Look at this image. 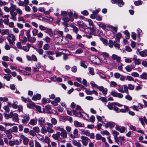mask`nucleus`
<instances>
[{
  "mask_svg": "<svg viewBox=\"0 0 147 147\" xmlns=\"http://www.w3.org/2000/svg\"><path fill=\"white\" fill-rule=\"evenodd\" d=\"M114 103H109L107 105L108 108L110 110H112L113 109V106L114 105Z\"/></svg>",
  "mask_w": 147,
  "mask_h": 147,
  "instance_id": "obj_47",
  "label": "nucleus"
},
{
  "mask_svg": "<svg viewBox=\"0 0 147 147\" xmlns=\"http://www.w3.org/2000/svg\"><path fill=\"white\" fill-rule=\"evenodd\" d=\"M67 132L64 129L63 131H61V132H60V134H59V136H61L63 139H64L66 138L67 137Z\"/></svg>",
  "mask_w": 147,
  "mask_h": 147,
  "instance_id": "obj_15",
  "label": "nucleus"
},
{
  "mask_svg": "<svg viewBox=\"0 0 147 147\" xmlns=\"http://www.w3.org/2000/svg\"><path fill=\"white\" fill-rule=\"evenodd\" d=\"M33 36H36L37 35L38 33V30L36 29H34L32 31Z\"/></svg>",
  "mask_w": 147,
  "mask_h": 147,
  "instance_id": "obj_48",
  "label": "nucleus"
},
{
  "mask_svg": "<svg viewBox=\"0 0 147 147\" xmlns=\"http://www.w3.org/2000/svg\"><path fill=\"white\" fill-rule=\"evenodd\" d=\"M121 37V34L120 33H118L116 35V40L118 41L119 40Z\"/></svg>",
  "mask_w": 147,
  "mask_h": 147,
  "instance_id": "obj_41",
  "label": "nucleus"
},
{
  "mask_svg": "<svg viewBox=\"0 0 147 147\" xmlns=\"http://www.w3.org/2000/svg\"><path fill=\"white\" fill-rule=\"evenodd\" d=\"M29 133L30 135L33 137L36 136L37 134L33 129L30 131Z\"/></svg>",
  "mask_w": 147,
  "mask_h": 147,
  "instance_id": "obj_42",
  "label": "nucleus"
},
{
  "mask_svg": "<svg viewBox=\"0 0 147 147\" xmlns=\"http://www.w3.org/2000/svg\"><path fill=\"white\" fill-rule=\"evenodd\" d=\"M12 107L13 108L16 109L18 107L17 102L16 101L12 104Z\"/></svg>",
  "mask_w": 147,
  "mask_h": 147,
  "instance_id": "obj_60",
  "label": "nucleus"
},
{
  "mask_svg": "<svg viewBox=\"0 0 147 147\" xmlns=\"http://www.w3.org/2000/svg\"><path fill=\"white\" fill-rule=\"evenodd\" d=\"M39 28L40 30L44 31L46 33L48 34L51 37L53 35L52 30L51 28L45 27L42 25L39 26Z\"/></svg>",
  "mask_w": 147,
  "mask_h": 147,
  "instance_id": "obj_1",
  "label": "nucleus"
},
{
  "mask_svg": "<svg viewBox=\"0 0 147 147\" xmlns=\"http://www.w3.org/2000/svg\"><path fill=\"white\" fill-rule=\"evenodd\" d=\"M78 131L77 129L74 130V138H78L80 136V135L78 134Z\"/></svg>",
  "mask_w": 147,
  "mask_h": 147,
  "instance_id": "obj_36",
  "label": "nucleus"
},
{
  "mask_svg": "<svg viewBox=\"0 0 147 147\" xmlns=\"http://www.w3.org/2000/svg\"><path fill=\"white\" fill-rule=\"evenodd\" d=\"M12 117L13 121L16 122H18L19 120L18 115L16 113L14 114L12 112Z\"/></svg>",
  "mask_w": 147,
  "mask_h": 147,
  "instance_id": "obj_18",
  "label": "nucleus"
},
{
  "mask_svg": "<svg viewBox=\"0 0 147 147\" xmlns=\"http://www.w3.org/2000/svg\"><path fill=\"white\" fill-rule=\"evenodd\" d=\"M128 89L130 90H133L134 88V86L131 84H129L128 85Z\"/></svg>",
  "mask_w": 147,
  "mask_h": 147,
  "instance_id": "obj_58",
  "label": "nucleus"
},
{
  "mask_svg": "<svg viewBox=\"0 0 147 147\" xmlns=\"http://www.w3.org/2000/svg\"><path fill=\"white\" fill-rule=\"evenodd\" d=\"M43 43V41L42 40L39 41L37 45L39 49L41 48L42 47Z\"/></svg>",
  "mask_w": 147,
  "mask_h": 147,
  "instance_id": "obj_53",
  "label": "nucleus"
},
{
  "mask_svg": "<svg viewBox=\"0 0 147 147\" xmlns=\"http://www.w3.org/2000/svg\"><path fill=\"white\" fill-rule=\"evenodd\" d=\"M66 129L68 132V135L72 139L74 138V136L73 134L70 133L71 130V127L68 126H67L66 127Z\"/></svg>",
  "mask_w": 147,
  "mask_h": 147,
  "instance_id": "obj_23",
  "label": "nucleus"
},
{
  "mask_svg": "<svg viewBox=\"0 0 147 147\" xmlns=\"http://www.w3.org/2000/svg\"><path fill=\"white\" fill-rule=\"evenodd\" d=\"M33 129L35 131L36 133H38L40 132V129L38 126H36L33 127Z\"/></svg>",
  "mask_w": 147,
  "mask_h": 147,
  "instance_id": "obj_50",
  "label": "nucleus"
},
{
  "mask_svg": "<svg viewBox=\"0 0 147 147\" xmlns=\"http://www.w3.org/2000/svg\"><path fill=\"white\" fill-rule=\"evenodd\" d=\"M140 78L144 80H146L147 78V74L146 72H143L140 75Z\"/></svg>",
  "mask_w": 147,
  "mask_h": 147,
  "instance_id": "obj_31",
  "label": "nucleus"
},
{
  "mask_svg": "<svg viewBox=\"0 0 147 147\" xmlns=\"http://www.w3.org/2000/svg\"><path fill=\"white\" fill-rule=\"evenodd\" d=\"M90 84L94 88H98V86L94 82L91 81L90 82Z\"/></svg>",
  "mask_w": 147,
  "mask_h": 147,
  "instance_id": "obj_61",
  "label": "nucleus"
},
{
  "mask_svg": "<svg viewBox=\"0 0 147 147\" xmlns=\"http://www.w3.org/2000/svg\"><path fill=\"white\" fill-rule=\"evenodd\" d=\"M127 80L129 81H134V78L131 76H127L126 77Z\"/></svg>",
  "mask_w": 147,
  "mask_h": 147,
  "instance_id": "obj_63",
  "label": "nucleus"
},
{
  "mask_svg": "<svg viewBox=\"0 0 147 147\" xmlns=\"http://www.w3.org/2000/svg\"><path fill=\"white\" fill-rule=\"evenodd\" d=\"M28 40L29 42L31 43H34L35 42L36 40V38L34 36H30L28 38Z\"/></svg>",
  "mask_w": 147,
  "mask_h": 147,
  "instance_id": "obj_26",
  "label": "nucleus"
},
{
  "mask_svg": "<svg viewBox=\"0 0 147 147\" xmlns=\"http://www.w3.org/2000/svg\"><path fill=\"white\" fill-rule=\"evenodd\" d=\"M124 89V92H125L127 94H128L129 93L128 90V88L127 86L126 85H124L123 86Z\"/></svg>",
  "mask_w": 147,
  "mask_h": 147,
  "instance_id": "obj_44",
  "label": "nucleus"
},
{
  "mask_svg": "<svg viewBox=\"0 0 147 147\" xmlns=\"http://www.w3.org/2000/svg\"><path fill=\"white\" fill-rule=\"evenodd\" d=\"M10 14L11 16L10 18V19L13 20V21H16L17 19L16 17L17 15V13L15 12L10 13Z\"/></svg>",
  "mask_w": 147,
  "mask_h": 147,
  "instance_id": "obj_12",
  "label": "nucleus"
},
{
  "mask_svg": "<svg viewBox=\"0 0 147 147\" xmlns=\"http://www.w3.org/2000/svg\"><path fill=\"white\" fill-rule=\"evenodd\" d=\"M41 98V95L40 94H37L34 95L32 98L33 100H40Z\"/></svg>",
  "mask_w": 147,
  "mask_h": 147,
  "instance_id": "obj_22",
  "label": "nucleus"
},
{
  "mask_svg": "<svg viewBox=\"0 0 147 147\" xmlns=\"http://www.w3.org/2000/svg\"><path fill=\"white\" fill-rule=\"evenodd\" d=\"M112 134H113L114 137H117V136L119 135V133L115 130H114L112 132Z\"/></svg>",
  "mask_w": 147,
  "mask_h": 147,
  "instance_id": "obj_64",
  "label": "nucleus"
},
{
  "mask_svg": "<svg viewBox=\"0 0 147 147\" xmlns=\"http://www.w3.org/2000/svg\"><path fill=\"white\" fill-rule=\"evenodd\" d=\"M44 142L48 144H49L50 143L51 140L50 138L46 136L44 139Z\"/></svg>",
  "mask_w": 147,
  "mask_h": 147,
  "instance_id": "obj_46",
  "label": "nucleus"
},
{
  "mask_svg": "<svg viewBox=\"0 0 147 147\" xmlns=\"http://www.w3.org/2000/svg\"><path fill=\"white\" fill-rule=\"evenodd\" d=\"M74 106L75 105H74ZM75 110H74V115H76V116L78 117H80L82 116L81 112L82 111L81 107L77 105L75 106H74Z\"/></svg>",
  "mask_w": 147,
  "mask_h": 147,
  "instance_id": "obj_2",
  "label": "nucleus"
},
{
  "mask_svg": "<svg viewBox=\"0 0 147 147\" xmlns=\"http://www.w3.org/2000/svg\"><path fill=\"white\" fill-rule=\"evenodd\" d=\"M96 138L97 140H101L103 142H105L106 140L105 138L103 137H102L101 135L98 134H97L96 135Z\"/></svg>",
  "mask_w": 147,
  "mask_h": 147,
  "instance_id": "obj_17",
  "label": "nucleus"
},
{
  "mask_svg": "<svg viewBox=\"0 0 147 147\" xmlns=\"http://www.w3.org/2000/svg\"><path fill=\"white\" fill-rule=\"evenodd\" d=\"M12 112H11L9 114L7 113L4 114V117L6 119H8L9 118L12 117Z\"/></svg>",
  "mask_w": 147,
  "mask_h": 147,
  "instance_id": "obj_37",
  "label": "nucleus"
},
{
  "mask_svg": "<svg viewBox=\"0 0 147 147\" xmlns=\"http://www.w3.org/2000/svg\"><path fill=\"white\" fill-rule=\"evenodd\" d=\"M108 45L111 48H112L113 47L114 45L113 42L112 40H109V42L108 43Z\"/></svg>",
  "mask_w": 147,
  "mask_h": 147,
  "instance_id": "obj_59",
  "label": "nucleus"
},
{
  "mask_svg": "<svg viewBox=\"0 0 147 147\" xmlns=\"http://www.w3.org/2000/svg\"><path fill=\"white\" fill-rule=\"evenodd\" d=\"M45 119L43 117H40V118L38 121L39 125L41 127L44 126L45 125Z\"/></svg>",
  "mask_w": 147,
  "mask_h": 147,
  "instance_id": "obj_11",
  "label": "nucleus"
},
{
  "mask_svg": "<svg viewBox=\"0 0 147 147\" xmlns=\"http://www.w3.org/2000/svg\"><path fill=\"white\" fill-rule=\"evenodd\" d=\"M60 132H57L56 134H54L52 136L53 138L55 140H58L59 137Z\"/></svg>",
  "mask_w": 147,
  "mask_h": 147,
  "instance_id": "obj_28",
  "label": "nucleus"
},
{
  "mask_svg": "<svg viewBox=\"0 0 147 147\" xmlns=\"http://www.w3.org/2000/svg\"><path fill=\"white\" fill-rule=\"evenodd\" d=\"M134 67H131L129 65H127L125 67V69L127 72H130L131 71L132 69H134Z\"/></svg>",
  "mask_w": 147,
  "mask_h": 147,
  "instance_id": "obj_32",
  "label": "nucleus"
},
{
  "mask_svg": "<svg viewBox=\"0 0 147 147\" xmlns=\"http://www.w3.org/2000/svg\"><path fill=\"white\" fill-rule=\"evenodd\" d=\"M30 119V116L28 114H25L23 116L22 122L23 124H26L28 123Z\"/></svg>",
  "mask_w": 147,
  "mask_h": 147,
  "instance_id": "obj_5",
  "label": "nucleus"
},
{
  "mask_svg": "<svg viewBox=\"0 0 147 147\" xmlns=\"http://www.w3.org/2000/svg\"><path fill=\"white\" fill-rule=\"evenodd\" d=\"M88 69L90 73L92 75H94V74H95L93 68L89 67L88 68Z\"/></svg>",
  "mask_w": 147,
  "mask_h": 147,
  "instance_id": "obj_54",
  "label": "nucleus"
},
{
  "mask_svg": "<svg viewBox=\"0 0 147 147\" xmlns=\"http://www.w3.org/2000/svg\"><path fill=\"white\" fill-rule=\"evenodd\" d=\"M111 94L113 96L117 97L119 98H122L123 97V95L122 94L113 91H111Z\"/></svg>",
  "mask_w": 147,
  "mask_h": 147,
  "instance_id": "obj_9",
  "label": "nucleus"
},
{
  "mask_svg": "<svg viewBox=\"0 0 147 147\" xmlns=\"http://www.w3.org/2000/svg\"><path fill=\"white\" fill-rule=\"evenodd\" d=\"M3 78L7 81H9L10 79L12 78L10 74H8V76H5L3 77Z\"/></svg>",
  "mask_w": 147,
  "mask_h": 147,
  "instance_id": "obj_43",
  "label": "nucleus"
},
{
  "mask_svg": "<svg viewBox=\"0 0 147 147\" xmlns=\"http://www.w3.org/2000/svg\"><path fill=\"white\" fill-rule=\"evenodd\" d=\"M41 132L43 134L46 133H47V128L46 129L44 126L42 127Z\"/></svg>",
  "mask_w": 147,
  "mask_h": 147,
  "instance_id": "obj_52",
  "label": "nucleus"
},
{
  "mask_svg": "<svg viewBox=\"0 0 147 147\" xmlns=\"http://www.w3.org/2000/svg\"><path fill=\"white\" fill-rule=\"evenodd\" d=\"M131 75L135 77H139V74L137 72H133L131 73Z\"/></svg>",
  "mask_w": 147,
  "mask_h": 147,
  "instance_id": "obj_51",
  "label": "nucleus"
},
{
  "mask_svg": "<svg viewBox=\"0 0 147 147\" xmlns=\"http://www.w3.org/2000/svg\"><path fill=\"white\" fill-rule=\"evenodd\" d=\"M20 138L23 141V144L25 145H27L29 143V140L28 138L25 137L22 134L20 135Z\"/></svg>",
  "mask_w": 147,
  "mask_h": 147,
  "instance_id": "obj_7",
  "label": "nucleus"
},
{
  "mask_svg": "<svg viewBox=\"0 0 147 147\" xmlns=\"http://www.w3.org/2000/svg\"><path fill=\"white\" fill-rule=\"evenodd\" d=\"M37 124V120L36 119H31L29 122V124L32 126H34Z\"/></svg>",
  "mask_w": 147,
  "mask_h": 147,
  "instance_id": "obj_21",
  "label": "nucleus"
},
{
  "mask_svg": "<svg viewBox=\"0 0 147 147\" xmlns=\"http://www.w3.org/2000/svg\"><path fill=\"white\" fill-rule=\"evenodd\" d=\"M1 16L3 19V21L4 24L6 25H7L8 23H9V15H4L3 14Z\"/></svg>",
  "mask_w": 147,
  "mask_h": 147,
  "instance_id": "obj_8",
  "label": "nucleus"
},
{
  "mask_svg": "<svg viewBox=\"0 0 147 147\" xmlns=\"http://www.w3.org/2000/svg\"><path fill=\"white\" fill-rule=\"evenodd\" d=\"M111 57L113 60H116L117 62H120V61L121 57L116 55L113 54L112 55Z\"/></svg>",
  "mask_w": 147,
  "mask_h": 147,
  "instance_id": "obj_16",
  "label": "nucleus"
},
{
  "mask_svg": "<svg viewBox=\"0 0 147 147\" xmlns=\"http://www.w3.org/2000/svg\"><path fill=\"white\" fill-rule=\"evenodd\" d=\"M43 40L47 43L50 42L51 39L49 36H46L45 38L43 39Z\"/></svg>",
  "mask_w": 147,
  "mask_h": 147,
  "instance_id": "obj_38",
  "label": "nucleus"
},
{
  "mask_svg": "<svg viewBox=\"0 0 147 147\" xmlns=\"http://www.w3.org/2000/svg\"><path fill=\"white\" fill-rule=\"evenodd\" d=\"M98 25L100 27H101L103 29H105L106 28L105 25L102 23L99 22Z\"/></svg>",
  "mask_w": 147,
  "mask_h": 147,
  "instance_id": "obj_45",
  "label": "nucleus"
},
{
  "mask_svg": "<svg viewBox=\"0 0 147 147\" xmlns=\"http://www.w3.org/2000/svg\"><path fill=\"white\" fill-rule=\"evenodd\" d=\"M74 125L77 127H83L84 126V123L77 121H74Z\"/></svg>",
  "mask_w": 147,
  "mask_h": 147,
  "instance_id": "obj_13",
  "label": "nucleus"
},
{
  "mask_svg": "<svg viewBox=\"0 0 147 147\" xmlns=\"http://www.w3.org/2000/svg\"><path fill=\"white\" fill-rule=\"evenodd\" d=\"M99 90L100 91H102L103 94L106 95L107 93V89L106 88H104L102 86L99 87Z\"/></svg>",
  "mask_w": 147,
  "mask_h": 147,
  "instance_id": "obj_20",
  "label": "nucleus"
},
{
  "mask_svg": "<svg viewBox=\"0 0 147 147\" xmlns=\"http://www.w3.org/2000/svg\"><path fill=\"white\" fill-rule=\"evenodd\" d=\"M9 33V30L8 29H2V33H1V34L2 36L5 35H8Z\"/></svg>",
  "mask_w": 147,
  "mask_h": 147,
  "instance_id": "obj_29",
  "label": "nucleus"
},
{
  "mask_svg": "<svg viewBox=\"0 0 147 147\" xmlns=\"http://www.w3.org/2000/svg\"><path fill=\"white\" fill-rule=\"evenodd\" d=\"M42 102L44 104L46 103H49L51 102V100L49 98H43L42 100Z\"/></svg>",
  "mask_w": 147,
  "mask_h": 147,
  "instance_id": "obj_30",
  "label": "nucleus"
},
{
  "mask_svg": "<svg viewBox=\"0 0 147 147\" xmlns=\"http://www.w3.org/2000/svg\"><path fill=\"white\" fill-rule=\"evenodd\" d=\"M68 15L67 12L65 11H63L61 12V15L62 16L65 17L67 16Z\"/></svg>",
  "mask_w": 147,
  "mask_h": 147,
  "instance_id": "obj_55",
  "label": "nucleus"
},
{
  "mask_svg": "<svg viewBox=\"0 0 147 147\" xmlns=\"http://www.w3.org/2000/svg\"><path fill=\"white\" fill-rule=\"evenodd\" d=\"M49 46L48 43L45 44L43 46V49L45 51H47L49 49Z\"/></svg>",
  "mask_w": 147,
  "mask_h": 147,
  "instance_id": "obj_40",
  "label": "nucleus"
},
{
  "mask_svg": "<svg viewBox=\"0 0 147 147\" xmlns=\"http://www.w3.org/2000/svg\"><path fill=\"white\" fill-rule=\"evenodd\" d=\"M51 121L52 124L54 125H56L57 123V120L54 118H52Z\"/></svg>",
  "mask_w": 147,
  "mask_h": 147,
  "instance_id": "obj_49",
  "label": "nucleus"
},
{
  "mask_svg": "<svg viewBox=\"0 0 147 147\" xmlns=\"http://www.w3.org/2000/svg\"><path fill=\"white\" fill-rule=\"evenodd\" d=\"M81 139L82 140L81 142L83 145L86 146L88 144V140L89 138L87 137L82 136H81Z\"/></svg>",
  "mask_w": 147,
  "mask_h": 147,
  "instance_id": "obj_6",
  "label": "nucleus"
},
{
  "mask_svg": "<svg viewBox=\"0 0 147 147\" xmlns=\"http://www.w3.org/2000/svg\"><path fill=\"white\" fill-rule=\"evenodd\" d=\"M105 124V127L106 128H108L109 127L112 128L114 127L115 125V123L112 121H109Z\"/></svg>",
  "mask_w": 147,
  "mask_h": 147,
  "instance_id": "obj_14",
  "label": "nucleus"
},
{
  "mask_svg": "<svg viewBox=\"0 0 147 147\" xmlns=\"http://www.w3.org/2000/svg\"><path fill=\"white\" fill-rule=\"evenodd\" d=\"M36 50L40 55H42L43 53V50L41 48L39 49H36Z\"/></svg>",
  "mask_w": 147,
  "mask_h": 147,
  "instance_id": "obj_57",
  "label": "nucleus"
},
{
  "mask_svg": "<svg viewBox=\"0 0 147 147\" xmlns=\"http://www.w3.org/2000/svg\"><path fill=\"white\" fill-rule=\"evenodd\" d=\"M55 128L56 130H59L61 132L64 129L62 127V126H56Z\"/></svg>",
  "mask_w": 147,
  "mask_h": 147,
  "instance_id": "obj_56",
  "label": "nucleus"
},
{
  "mask_svg": "<svg viewBox=\"0 0 147 147\" xmlns=\"http://www.w3.org/2000/svg\"><path fill=\"white\" fill-rule=\"evenodd\" d=\"M89 59L92 61H94V59H97L100 60V59L97 56L93 55H91L89 56Z\"/></svg>",
  "mask_w": 147,
  "mask_h": 147,
  "instance_id": "obj_25",
  "label": "nucleus"
},
{
  "mask_svg": "<svg viewBox=\"0 0 147 147\" xmlns=\"http://www.w3.org/2000/svg\"><path fill=\"white\" fill-rule=\"evenodd\" d=\"M77 24L79 28H84L87 27L86 24L84 23L82 21H78Z\"/></svg>",
  "mask_w": 147,
  "mask_h": 147,
  "instance_id": "obj_24",
  "label": "nucleus"
},
{
  "mask_svg": "<svg viewBox=\"0 0 147 147\" xmlns=\"http://www.w3.org/2000/svg\"><path fill=\"white\" fill-rule=\"evenodd\" d=\"M124 109H120L119 110V112L125 113L128 111L129 110L128 107L126 106H124Z\"/></svg>",
  "mask_w": 147,
  "mask_h": 147,
  "instance_id": "obj_34",
  "label": "nucleus"
},
{
  "mask_svg": "<svg viewBox=\"0 0 147 147\" xmlns=\"http://www.w3.org/2000/svg\"><path fill=\"white\" fill-rule=\"evenodd\" d=\"M133 60L134 61V63L135 64L139 65L141 63V62L140 61L139 59L137 58H134Z\"/></svg>",
  "mask_w": 147,
  "mask_h": 147,
  "instance_id": "obj_39",
  "label": "nucleus"
},
{
  "mask_svg": "<svg viewBox=\"0 0 147 147\" xmlns=\"http://www.w3.org/2000/svg\"><path fill=\"white\" fill-rule=\"evenodd\" d=\"M113 45L115 48H117L118 49H119L120 47V45L119 44L117 41V40L114 41Z\"/></svg>",
  "mask_w": 147,
  "mask_h": 147,
  "instance_id": "obj_33",
  "label": "nucleus"
},
{
  "mask_svg": "<svg viewBox=\"0 0 147 147\" xmlns=\"http://www.w3.org/2000/svg\"><path fill=\"white\" fill-rule=\"evenodd\" d=\"M8 40L11 45H13L15 44L14 41L16 38L15 36L13 34H11L7 37Z\"/></svg>",
  "mask_w": 147,
  "mask_h": 147,
  "instance_id": "obj_3",
  "label": "nucleus"
},
{
  "mask_svg": "<svg viewBox=\"0 0 147 147\" xmlns=\"http://www.w3.org/2000/svg\"><path fill=\"white\" fill-rule=\"evenodd\" d=\"M80 65L85 68L87 67V66L85 65V62L83 61H81L80 62Z\"/></svg>",
  "mask_w": 147,
  "mask_h": 147,
  "instance_id": "obj_62",
  "label": "nucleus"
},
{
  "mask_svg": "<svg viewBox=\"0 0 147 147\" xmlns=\"http://www.w3.org/2000/svg\"><path fill=\"white\" fill-rule=\"evenodd\" d=\"M22 140H20L19 141L18 140H14L9 141V145L11 146H13L15 145H19L21 143Z\"/></svg>",
  "mask_w": 147,
  "mask_h": 147,
  "instance_id": "obj_4",
  "label": "nucleus"
},
{
  "mask_svg": "<svg viewBox=\"0 0 147 147\" xmlns=\"http://www.w3.org/2000/svg\"><path fill=\"white\" fill-rule=\"evenodd\" d=\"M19 39L22 43L25 42L27 41V38L22 35L20 36Z\"/></svg>",
  "mask_w": 147,
  "mask_h": 147,
  "instance_id": "obj_19",
  "label": "nucleus"
},
{
  "mask_svg": "<svg viewBox=\"0 0 147 147\" xmlns=\"http://www.w3.org/2000/svg\"><path fill=\"white\" fill-rule=\"evenodd\" d=\"M16 6L13 4H11V7H9L10 13L14 12V11L16 10Z\"/></svg>",
  "mask_w": 147,
  "mask_h": 147,
  "instance_id": "obj_27",
  "label": "nucleus"
},
{
  "mask_svg": "<svg viewBox=\"0 0 147 147\" xmlns=\"http://www.w3.org/2000/svg\"><path fill=\"white\" fill-rule=\"evenodd\" d=\"M78 29L76 27L74 26V32L76 33L75 36L77 39H80L82 38L81 35L78 33Z\"/></svg>",
  "mask_w": 147,
  "mask_h": 147,
  "instance_id": "obj_10",
  "label": "nucleus"
},
{
  "mask_svg": "<svg viewBox=\"0 0 147 147\" xmlns=\"http://www.w3.org/2000/svg\"><path fill=\"white\" fill-rule=\"evenodd\" d=\"M36 136L39 140L44 142V138L41 135L39 134H37Z\"/></svg>",
  "mask_w": 147,
  "mask_h": 147,
  "instance_id": "obj_35",
  "label": "nucleus"
}]
</instances>
